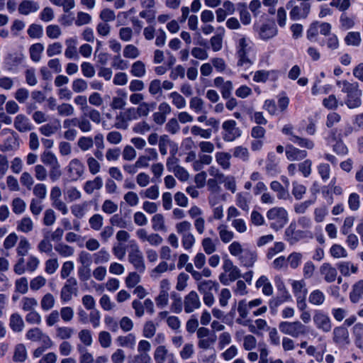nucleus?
<instances>
[{
  "label": "nucleus",
  "instance_id": "nucleus-29",
  "mask_svg": "<svg viewBox=\"0 0 363 363\" xmlns=\"http://www.w3.org/2000/svg\"><path fill=\"white\" fill-rule=\"evenodd\" d=\"M256 288H262V291L265 296H271L273 294V287L269 279L264 276H261L255 283Z\"/></svg>",
  "mask_w": 363,
  "mask_h": 363
},
{
  "label": "nucleus",
  "instance_id": "nucleus-1",
  "mask_svg": "<svg viewBox=\"0 0 363 363\" xmlns=\"http://www.w3.org/2000/svg\"><path fill=\"white\" fill-rule=\"evenodd\" d=\"M233 39L235 41L238 66L245 69L250 68L255 60L253 42L247 35L238 33L233 34Z\"/></svg>",
  "mask_w": 363,
  "mask_h": 363
},
{
  "label": "nucleus",
  "instance_id": "nucleus-33",
  "mask_svg": "<svg viewBox=\"0 0 363 363\" xmlns=\"http://www.w3.org/2000/svg\"><path fill=\"white\" fill-rule=\"evenodd\" d=\"M362 91L359 90L355 93L346 96L345 104L349 108L352 109L359 107L361 105Z\"/></svg>",
  "mask_w": 363,
  "mask_h": 363
},
{
  "label": "nucleus",
  "instance_id": "nucleus-21",
  "mask_svg": "<svg viewBox=\"0 0 363 363\" xmlns=\"http://www.w3.org/2000/svg\"><path fill=\"white\" fill-rule=\"evenodd\" d=\"M320 274L324 277V279L328 282L335 281L337 275V270L329 263H324L320 268Z\"/></svg>",
  "mask_w": 363,
  "mask_h": 363
},
{
  "label": "nucleus",
  "instance_id": "nucleus-31",
  "mask_svg": "<svg viewBox=\"0 0 363 363\" xmlns=\"http://www.w3.org/2000/svg\"><path fill=\"white\" fill-rule=\"evenodd\" d=\"M270 188L272 191L277 193V196L279 199L287 200L290 198L288 189L284 187L281 184L277 181H273L270 184Z\"/></svg>",
  "mask_w": 363,
  "mask_h": 363
},
{
  "label": "nucleus",
  "instance_id": "nucleus-12",
  "mask_svg": "<svg viewBox=\"0 0 363 363\" xmlns=\"http://www.w3.org/2000/svg\"><path fill=\"white\" fill-rule=\"evenodd\" d=\"M313 322L315 326L323 332H329L332 328L330 317L321 311H315L313 315Z\"/></svg>",
  "mask_w": 363,
  "mask_h": 363
},
{
  "label": "nucleus",
  "instance_id": "nucleus-40",
  "mask_svg": "<svg viewBox=\"0 0 363 363\" xmlns=\"http://www.w3.org/2000/svg\"><path fill=\"white\" fill-rule=\"evenodd\" d=\"M344 40L347 45L357 47L360 45L362 41L360 33L357 31H350L347 33Z\"/></svg>",
  "mask_w": 363,
  "mask_h": 363
},
{
  "label": "nucleus",
  "instance_id": "nucleus-13",
  "mask_svg": "<svg viewBox=\"0 0 363 363\" xmlns=\"http://www.w3.org/2000/svg\"><path fill=\"white\" fill-rule=\"evenodd\" d=\"M61 196L62 191L58 186H55L51 189L50 200L52 206L61 211L63 215H65L67 213L68 210L66 204L60 199Z\"/></svg>",
  "mask_w": 363,
  "mask_h": 363
},
{
  "label": "nucleus",
  "instance_id": "nucleus-59",
  "mask_svg": "<svg viewBox=\"0 0 363 363\" xmlns=\"http://www.w3.org/2000/svg\"><path fill=\"white\" fill-rule=\"evenodd\" d=\"M12 211L16 214L23 213L26 208L25 201L21 198H15L11 202Z\"/></svg>",
  "mask_w": 363,
  "mask_h": 363
},
{
  "label": "nucleus",
  "instance_id": "nucleus-46",
  "mask_svg": "<svg viewBox=\"0 0 363 363\" xmlns=\"http://www.w3.org/2000/svg\"><path fill=\"white\" fill-rule=\"evenodd\" d=\"M44 47L41 43H35L30 47L29 52L30 58L34 62H38L43 52Z\"/></svg>",
  "mask_w": 363,
  "mask_h": 363
},
{
  "label": "nucleus",
  "instance_id": "nucleus-26",
  "mask_svg": "<svg viewBox=\"0 0 363 363\" xmlns=\"http://www.w3.org/2000/svg\"><path fill=\"white\" fill-rule=\"evenodd\" d=\"M277 33V29L273 23H266L262 25L259 30V35L262 40H268L273 38Z\"/></svg>",
  "mask_w": 363,
  "mask_h": 363
},
{
  "label": "nucleus",
  "instance_id": "nucleus-49",
  "mask_svg": "<svg viewBox=\"0 0 363 363\" xmlns=\"http://www.w3.org/2000/svg\"><path fill=\"white\" fill-rule=\"evenodd\" d=\"M306 192V187L297 181L292 183V194L296 200H301Z\"/></svg>",
  "mask_w": 363,
  "mask_h": 363
},
{
  "label": "nucleus",
  "instance_id": "nucleus-63",
  "mask_svg": "<svg viewBox=\"0 0 363 363\" xmlns=\"http://www.w3.org/2000/svg\"><path fill=\"white\" fill-rule=\"evenodd\" d=\"M33 226L31 219L28 217H24L18 222L17 229L23 233H28L32 230Z\"/></svg>",
  "mask_w": 363,
  "mask_h": 363
},
{
  "label": "nucleus",
  "instance_id": "nucleus-62",
  "mask_svg": "<svg viewBox=\"0 0 363 363\" xmlns=\"http://www.w3.org/2000/svg\"><path fill=\"white\" fill-rule=\"evenodd\" d=\"M230 224L238 233H245L247 230V223L242 218L233 219Z\"/></svg>",
  "mask_w": 363,
  "mask_h": 363
},
{
  "label": "nucleus",
  "instance_id": "nucleus-39",
  "mask_svg": "<svg viewBox=\"0 0 363 363\" xmlns=\"http://www.w3.org/2000/svg\"><path fill=\"white\" fill-rule=\"evenodd\" d=\"M89 211V203L86 201L71 206L72 213L78 218H83Z\"/></svg>",
  "mask_w": 363,
  "mask_h": 363
},
{
  "label": "nucleus",
  "instance_id": "nucleus-44",
  "mask_svg": "<svg viewBox=\"0 0 363 363\" xmlns=\"http://www.w3.org/2000/svg\"><path fill=\"white\" fill-rule=\"evenodd\" d=\"M130 73L135 77L140 78L144 77L146 74V67L145 64L140 60L135 62L131 66Z\"/></svg>",
  "mask_w": 363,
  "mask_h": 363
},
{
  "label": "nucleus",
  "instance_id": "nucleus-58",
  "mask_svg": "<svg viewBox=\"0 0 363 363\" xmlns=\"http://www.w3.org/2000/svg\"><path fill=\"white\" fill-rule=\"evenodd\" d=\"M189 108L196 113L204 112L203 101L199 97H193L189 102Z\"/></svg>",
  "mask_w": 363,
  "mask_h": 363
},
{
  "label": "nucleus",
  "instance_id": "nucleus-18",
  "mask_svg": "<svg viewBox=\"0 0 363 363\" xmlns=\"http://www.w3.org/2000/svg\"><path fill=\"white\" fill-rule=\"evenodd\" d=\"M305 233L301 230H296L295 226L291 223L285 230V239L291 245L295 244L304 237Z\"/></svg>",
  "mask_w": 363,
  "mask_h": 363
},
{
  "label": "nucleus",
  "instance_id": "nucleus-11",
  "mask_svg": "<svg viewBox=\"0 0 363 363\" xmlns=\"http://www.w3.org/2000/svg\"><path fill=\"white\" fill-rule=\"evenodd\" d=\"M47 168L49 169V175L53 181L57 180L61 175L60 165L56 156L50 152H47Z\"/></svg>",
  "mask_w": 363,
  "mask_h": 363
},
{
  "label": "nucleus",
  "instance_id": "nucleus-5",
  "mask_svg": "<svg viewBox=\"0 0 363 363\" xmlns=\"http://www.w3.org/2000/svg\"><path fill=\"white\" fill-rule=\"evenodd\" d=\"M279 329L283 334L289 335L294 338H298L307 333L308 330L300 321H282L279 324Z\"/></svg>",
  "mask_w": 363,
  "mask_h": 363
},
{
  "label": "nucleus",
  "instance_id": "nucleus-14",
  "mask_svg": "<svg viewBox=\"0 0 363 363\" xmlns=\"http://www.w3.org/2000/svg\"><path fill=\"white\" fill-rule=\"evenodd\" d=\"M311 11V4L309 3H301L299 6H295L291 8L289 12L290 18L293 21L306 18Z\"/></svg>",
  "mask_w": 363,
  "mask_h": 363
},
{
  "label": "nucleus",
  "instance_id": "nucleus-3",
  "mask_svg": "<svg viewBox=\"0 0 363 363\" xmlns=\"http://www.w3.org/2000/svg\"><path fill=\"white\" fill-rule=\"evenodd\" d=\"M222 268L223 272L219 275V280L225 286L229 285L240 277V269L234 265L232 260L229 258L223 259Z\"/></svg>",
  "mask_w": 363,
  "mask_h": 363
},
{
  "label": "nucleus",
  "instance_id": "nucleus-32",
  "mask_svg": "<svg viewBox=\"0 0 363 363\" xmlns=\"http://www.w3.org/2000/svg\"><path fill=\"white\" fill-rule=\"evenodd\" d=\"M39 9L38 4L30 0H23L19 4L18 11L23 15H28L32 12H35Z\"/></svg>",
  "mask_w": 363,
  "mask_h": 363
},
{
  "label": "nucleus",
  "instance_id": "nucleus-52",
  "mask_svg": "<svg viewBox=\"0 0 363 363\" xmlns=\"http://www.w3.org/2000/svg\"><path fill=\"white\" fill-rule=\"evenodd\" d=\"M94 262L96 264L106 263L110 260L111 255L104 248L94 254Z\"/></svg>",
  "mask_w": 363,
  "mask_h": 363
},
{
  "label": "nucleus",
  "instance_id": "nucleus-17",
  "mask_svg": "<svg viewBox=\"0 0 363 363\" xmlns=\"http://www.w3.org/2000/svg\"><path fill=\"white\" fill-rule=\"evenodd\" d=\"M175 269L174 264H168L166 261H161L154 269H152L150 275L151 278L155 279L161 277L163 273L168 271H172Z\"/></svg>",
  "mask_w": 363,
  "mask_h": 363
},
{
  "label": "nucleus",
  "instance_id": "nucleus-6",
  "mask_svg": "<svg viewBox=\"0 0 363 363\" xmlns=\"http://www.w3.org/2000/svg\"><path fill=\"white\" fill-rule=\"evenodd\" d=\"M138 118V111L135 108H129L121 111L116 116L115 127L119 129H125L128 123Z\"/></svg>",
  "mask_w": 363,
  "mask_h": 363
},
{
  "label": "nucleus",
  "instance_id": "nucleus-34",
  "mask_svg": "<svg viewBox=\"0 0 363 363\" xmlns=\"http://www.w3.org/2000/svg\"><path fill=\"white\" fill-rule=\"evenodd\" d=\"M231 155L225 152H218L215 155V159L218 164L223 169L227 170L230 167Z\"/></svg>",
  "mask_w": 363,
  "mask_h": 363
},
{
  "label": "nucleus",
  "instance_id": "nucleus-2",
  "mask_svg": "<svg viewBox=\"0 0 363 363\" xmlns=\"http://www.w3.org/2000/svg\"><path fill=\"white\" fill-rule=\"evenodd\" d=\"M267 218L270 222V227L279 230L289 221L287 211L283 207H274L267 212Z\"/></svg>",
  "mask_w": 363,
  "mask_h": 363
},
{
  "label": "nucleus",
  "instance_id": "nucleus-19",
  "mask_svg": "<svg viewBox=\"0 0 363 363\" xmlns=\"http://www.w3.org/2000/svg\"><path fill=\"white\" fill-rule=\"evenodd\" d=\"M216 230L221 242L225 244L230 242L235 238L234 232L226 224H219Z\"/></svg>",
  "mask_w": 363,
  "mask_h": 363
},
{
  "label": "nucleus",
  "instance_id": "nucleus-55",
  "mask_svg": "<svg viewBox=\"0 0 363 363\" xmlns=\"http://www.w3.org/2000/svg\"><path fill=\"white\" fill-rule=\"evenodd\" d=\"M330 253L334 258H345L347 257V252L345 247L338 244H334L330 249Z\"/></svg>",
  "mask_w": 363,
  "mask_h": 363
},
{
  "label": "nucleus",
  "instance_id": "nucleus-36",
  "mask_svg": "<svg viewBox=\"0 0 363 363\" xmlns=\"http://www.w3.org/2000/svg\"><path fill=\"white\" fill-rule=\"evenodd\" d=\"M14 127L20 132H26L31 129L28 118L22 114L16 117Z\"/></svg>",
  "mask_w": 363,
  "mask_h": 363
},
{
  "label": "nucleus",
  "instance_id": "nucleus-64",
  "mask_svg": "<svg viewBox=\"0 0 363 363\" xmlns=\"http://www.w3.org/2000/svg\"><path fill=\"white\" fill-rule=\"evenodd\" d=\"M89 223L93 230H99L103 225L104 218L100 214H94L89 218Z\"/></svg>",
  "mask_w": 363,
  "mask_h": 363
},
{
  "label": "nucleus",
  "instance_id": "nucleus-43",
  "mask_svg": "<svg viewBox=\"0 0 363 363\" xmlns=\"http://www.w3.org/2000/svg\"><path fill=\"white\" fill-rule=\"evenodd\" d=\"M24 325L21 316L18 313H13L9 320V326L15 332H20Z\"/></svg>",
  "mask_w": 363,
  "mask_h": 363
},
{
  "label": "nucleus",
  "instance_id": "nucleus-8",
  "mask_svg": "<svg viewBox=\"0 0 363 363\" xmlns=\"http://www.w3.org/2000/svg\"><path fill=\"white\" fill-rule=\"evenodd\" d=\"M223 138L226 142H233L241 135V130L233 120H227L223 123Z\"/></svg>",
  "mask_w": 363,
  "mask_h": 363
},
{
  "label": "nucleus",
  "instance_id": "nucleus-20",
  "mask_svg": "<svg viewBox=\"0 0 363 363\" xmlns=\"http://www.w3.org/2000/svg\"><path fill=\"white\" fill-rule=\"evenodd\" d=\"M78 40L77 37L69 38L65 40L66 49L65 55L68 59L78 58L77 45Z\"/></svg>",
  "mask_w": 363,
  "mask_h": 363
},
{
  "label": "nucleus",
  "instance_id": "nucleus-9",
  "mask_svg": "<svg viewBox=\"0 0 363 363\" xmlns=\"http://www.w3.org/2000/svg\"><path fill=\"white\" fill-rule=\"evenodd\" d=\"M77 281L74 278H69L61 289L60 298L63 303L72 300L74 296L77 295Z\"/></svg>",
  "mask_w": 363,
  "mask_h": 363
},
{
  "label": "nucleus",
  "instance_id": "nucleus-54",
  "mask_svg": "<svg viewBox=\"0 0 363 363\" xmlns=\"http://www.w3.org/2000/svg\"><path fill=\"white\" fill-rule=\"evenodd\" d=\"M160 152L162 155L167 154V147L169 146L174 145V144L170 140L169 138L167 135H162L160 137L158 142Z\"/></svg>",
  "mask_w": 363,
  "mask_h": 363
},
{
  "label": "nucleus",
  "instance_id": "nucleus-15",
  "mask_svg": "<svg viewBox=\"0 0 363 363\" xmlns=\"http://www.w3.org/2000/svg\"><path fill=\"white\" fill-rule=\"evenodd\" d=\"M279 77L277 70H258L254 73L253 81L257 83H264L267 80H276Z\"/></svg>",
  "mask_w": 363,
  "mask_h": 363
},
{
  "label": "nucleus",
  "instance_id": "nucleus-35",
  "mask_svg": "<svg viewBox=\"0 0 363 363\" xmlns=\"http://www.w3.org/2000/svg\"><path fill=\"white\" fill-rule=\"evenodd\" d=\"M102 186V179L100 177H96L93 180L86 181L84 183V190L88 194H91L95 190L100 189Z\"/></svg>",
  "mask_w": 363,
  "mask_h": 363
},
{
  "label": "nucleus",
  "instance_id": "nucleus-23",
  "mask_svg": "<svg viewBox=\"0 0 363 363\" xmlns=\"http://www.w3.org/2000/svg\"><path fill=\"white\" fill-rule=\"evenodd\" d=\"M251 195L247 192H239L235 196V203L242 211H248Z\"/></svg>",
  "mask_w": 363,
  "mask_h": 363
},
{
  "label": "nucleus",
  "instance_id": "nucleus-45",
  "mask_svg": "<svg viewBox=\"0 0 363 363\" xmlns=\"http://www.w3.org/2000/svg\"><path fill=\"white\" fill-rule=\"evenodd\" d=\"M325 298L324 294L320 290L315 289L310 294L308 301L313 305L320 306L324 303Z\"/></svg>",
  "mask_w": 363,
  "mask_h": 363
},
{
  "label": "nucleus",
  "instance_id": "nucleus-37",
  "mask_svg": "<svg viewBox=\"0 0 363 363\" xmlns=\"http://www.w3.org/2000/svg\"><path fill=\"white\" fill-rule=\"evenodd\" d=\"M152 228L155 231L165 232L167 227L164 223V218L161 213H156L151 220Z\"/></svg>",
  "mask_w": 363,
  "mask_h": 363
},
{
  "label": "nucleus",
  "instance_id": "nucleus-4",
  "mask_svg": "<svg viewBox=\"0 0 363 363\" xmlns=\"http://www.w3.org/2000/svg\"><path fill=\"white\" fill-rule=\"evenodd\" d=\"M128 261L139 272L143 273L145 270V264L143 253L135 240H132L128 242Z\"/></svg>",
  "mask_w": 363,
  "mask_h": 363
},
{
  "label": "nucleus",
  "instance_id": "nucleus-50",
  "mask_svg": "<svg viewBox=\"0 0 363 363\" xmlns=\"http://www.w3.org/2000/svg\"><path fill=\"white\" fill-rule=\"evenodd\" d=\"M340 28L342 30H347L352 28L355 22L352 17L349 16L347 13H342L340 17Z\"/></svg>",
  "mask_w": 363,
  "mask_h": 363
},
{
  "label": "nucleus",
  "instance_id": "nucleus-53",
  "mask_svg": "<svg viewBox=\"0 0 363 363\" xmlns=\"http://www.w3.org/2000/svg\"><path fill=\"white\" fill-rule=\"evenodd\" d=\"M196 239L192 233L183 235V236H182V245L183 248L189 252L192 251Z\"/></svg>",
  "mask_w": 363,
  "mask_h": 363
},
{
  "label": "nucleus",
  "instance_id": "nucleus-48",
  "mask_svg": "<svg viewBox=\"0 0 363 363\" xmlns=\"http://www.w3.org/2000/svg\"><path fill=\"white\" fill-rule=\"evenodd\" d=\"M169 98L172 99V104L179 109L184 108L186 106L185 99L177 91L171 92L169 94Z\"/></svg>",
  "mask_w": 363,
  "mask_h": 363
},
{
  "label": "nucleus",
  "instance_id": "nucleus-41",
  "mask_svg": "<svg viewBox=\"0 0 363 363\" xmlns=\"http://www.w3.org/2000/svg\"><path fill=\"white\" fill-rule=\"evenodd\" d=\"M118 95L113 96L110 104L112 109H122L126 104V94L121 90L118 91Z\"/></svg>",
  "mask_w": 363,
  "mask_h": 363
},
{
  "label": "nucleus",
  "instance_id": "nucleus-60",
  "mask_svg": "<svg viewBox=\"0 0 363 363\" xmlns=\"http://www.w3.org/2000/svg\"><path fill=\"white\" fill-rule=\"evenodd\" d=\"M285 249V244L282 242H276L274 245L267 250V257L272 259L278 253L283 252Z\"/></svg>",
  "mask_w": 363,
  "mask_h": 363
},
{
  "label": "nucleus",
  "instance_id": "nucleus-30",
  "mask_svg": "<svg viewBox=\"0 0 363 363\" xmlns=\"http://www.w3.org/2000/svg\"><path fill=\"white\" fill-rule=\"evenodd\" d=\"M292 291L296 298H306L308 290L303 280H293L291 282Z\"/></svg>",
  "mask_w": 363,
  "mask_h": 363
},
{
  "label": "nucleus",
  "instance_id": "nucleus-38",
  "mask_svg": "<svg viewBox=\"0 0 363 363\" xmlns=\"http://www.w3.org/2000/svg\"><path fill=\"white\" fill-rule=\"evenodd\" d=\"M337 268L343 276H350L357 272L358 267L350 262H341L337 264Z\"/></svg>",
  "mask_w": 363,
  "mask_h": 363
},
{
  "label": "nucleus",
  "instance_id": "nucleus-22",
  "mask_svg": "<svg viewBox=\"0 0 363 363\" xmlns=\"http://www.w3.org/2000/svg\"><path fill=\"white\" fill-rule=\"evenodd\" d=\"M286 156L290 161H297L304 159L307 156V152L292 145H288L286 148Z\"/></svg>",
  "mask_w": 363,
  "mask_h": 363
},
{
  "label": "nucleus",
  "instance_id": "nucleus-10",
  "mask_svg": "<svg viewBox=\"0 0 363 363\" xmlns=\"http://www.w3.org/2000/svg\"><path fill=\"white\" fill-rule=\"evenodd\" d=\"M183 306L186 313H193L201 306V302L198 294L195 291H190L184 297Z\"/></svg>",
  "mask_w": 363,
  "mask_h": 363
},
{
  "label": "nucleus",
  "instance_id": "nucleus-61",
  "mask_svg": "<svg viewBox=\"0 0 363 363\" xmlns=\"http://www.w3.org/2000/svg\"><path fill=\"white\" fill-rule=\"evenodd\" d=\"M123 54L126 58L135 59L139 57L140 51L137 47L129 44L125 46Z\"/></svg>",
  "mask_w": 363,
  "mask_h": 363
},
{
  "label": "nucleus",
  "instance_id": "nucleus-47",
  "mask_svg": "<svg viewBox=\"0 0 363 363\" xmlns=\"http://www.w3.org/2000/svg\"><path fill=\"white\" fill-rule=\"evenodd\" d=\"M339 105L342 106L343 102L339 103L337 99L334 94H330L323 100V106L329 110H335Z\"/></svg>",
  "mask_w": 363,
  "mask_h": 363
},
{
  "label": "nucleus",
  "instance_id": "nucleus-25",
  "mask_svg": "<svg viewBox=\"0 0 363 363\" xmlns=\"http://www.w3.org/2000/svg\"><path fill=\"white\" fill-rule=\"evenodd\" d=\"M240 264L245 267H252L257 260V253L255 251L246 250L238 258Z\"/></svg>",
  "mask_w": 363,
  "mask_h": 363
},
{
  "label": "nucleus",
  "instance_id": "nucleus-24",
  "mask_svg": "<svg viewBox=\"0 0 363 363\" xmlns=\"http://www.w3.org/2000/svg\"><path fill=\"white\" fill-rule=\"evenodd\" d=\"M337 86L341 89V91L346 94V96L355 93L360 89L357 82L351 83L347 80H338Z\"/></svg>",
  "mask_w": 363,
  "mask_h": 363
},
{
  "label": "nucleus",
  "instance_id": "nucleus-51",
  "mask_svg": "<svg viewBox=\"0 0 363 363\" xmlns=\"http://www.w3.org/2000/svg\"><path fill=\"white\" fill-rule=\"evenodd\" d=\"M303 255L300 252H294L291 253L287 259V264L291 269H296L301 263Z\"/></svg>",
  "mask_w": 363,
  "mask_h": 363
},
{
  "label": "nucleus",
  "instance_id": "nucleus-16",
  "mask_svg": "<svg viewBox=\"0 0 363 363\" xmlns=\"http://www.w3.org/2000/svg\"><path fill=\"white\" fill-rule=\"evenodd\" d=\"M237 309L239 314V318L236 319V322L242 325H248L250 322V320L247 319V318L250 308L247 304V301L245 299L240 301L238 304Z\"/></svg>",
  "mask_w": 363,
  "mask_h": 363
},
{
  "label": "nucleus",
  "instance_id": "nucleus-7",
  "mask_svg": "<svg viewBox=\"0 0 363 363\" xmlns=\"http://www.w3.org/2000/svg\"><path fill=\"white\" fill-rule=\"evenodd\" d=\"M85 167L79 159H72L66 167L67 174L69 179L75 182L79 179L84 174Z\"/></svg>",
  "mask_w": 363,
  "mask_h": 363
},
{
  "label": "nucleus",
  "instance_id": "nucleus-27",
  "mask_svg": "<svg viewBox=\"0 0 363 363\" xmlns=\"http://www.w3.org/2000/svg\"><path fill=\"white\" fill-rule=\"evenodd\" d=\"M19 147V142L16 133H13L10 137H8L4 143L0 145V150L2 152H9L18 149Z\"/></svg>",
  "mask_w": 363,
  "mask_h": 363
},
{
  "label": "nucleus",
  "instance_id": "nucleus-56",
  "mask_svg": "<svg viewBox=\"0 0 363 363\" xmlns=\"http://www.w3.org/2000/svg\"><path fill=\"white\" fill-rule=\"evenodd\" d=\"M228 250L232 256L238 258L246 250L243 249L242 245L238 241H233L228 245Z\"/></svg>",
  "mask_w": 363,
  "mask_h": 363
},
{
  "label": "nucleus",
  "instance_id": "nucleus-28",
  "mask_svg": "<svg viewBox=\"0 0 363 363\" xmlns=\"http://www.w3.org/2000/svg\"><path fill=\"white\" fill-rule=\"evenodd\" d=\"M350 298L354 303L359 302L363 298V280L358 281L352 286Z\"/></svg>",
  "mask_w": 363,
  "mask_h": 363
},
{
  "label": "nucleus",
  "instance_id": "nucleus-42",
  "mask_svg": "<svg viewBox=\"0 0 363 363\" xmlns=\"http://www.w3.org/2000/svg\"><path fill=\"white\" fill-rule=\"evenodd\" d=\"M142 198H146L151 200H156L160 196L159 186L157 185H152L150 187L142 190L140 192Z\"/></svg>",
  "mask_w": 363,
  "mask_h": 363
},
{
  "label": "nucleus",
  "instance_id": "nucleus-57",
  "mask_svg": "<svg viewBox=\"0 0 363 363\" xmlns=\"http://www.w3.org/2000/svg\"><path fill=\"white\" fill-rule=\"evenodd\" d=\"M289 140L301 147H306L309 150L314 147L313 142L307 138H301L298 136L293 135L291 138H289Z\"/></svg>",
  "mask_w": 363,
  "mask_h": 363
}]
</instances>
